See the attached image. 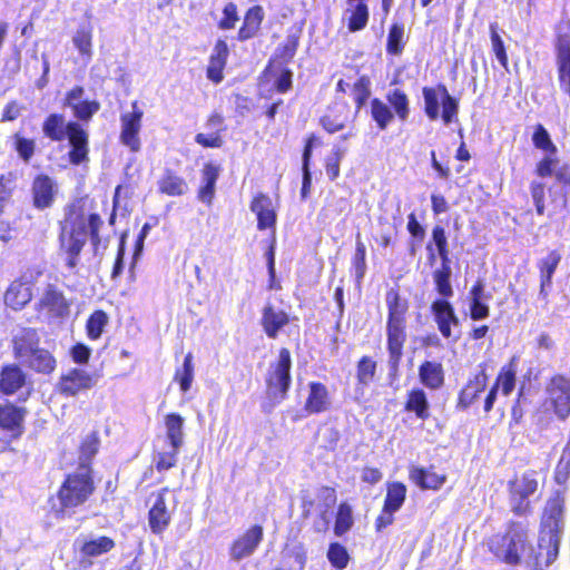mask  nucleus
<instances>
[{"label":"nucleus","mask_w":570,"mask_h":570,"mask_svg":"<svg viewBox=\"0 0 570 570\" xmlns=\"http://www.w3.org/2000/svg\"><path fill=\"white\" fill-rule=\"evenodd\" d=\"M158 190L167 196L178 197L187 193L188 184L174 170L166 169L158 180Z\"/></svg>","instance_id":"42"},{"label":"nucleus","mask_w":570,"mask_h":570,"mask_svg":"<svg viewBox=\"0 0 570 570\" xmlns=\"http://www.w3.org/2000/svg\"><path fill=\"white\" fill-rule=\"evenodd\" d=\"M114 548L115 541L107 535H101L97 539L83 541L79 551L82 558L90 559L108 553Z\"/></svg>","instance_id":"46"},{"label":"nucleus","mask_w":570,"mask_h":570,"mask_svg":"<svg viewBox=\"0 0 570 570\" xmlns=\"http://www.w3.org/2000/svg\"><path fill=\"white\" fill-rule=\"evenodd\" d=\"M451 261H442L439 268L433 271L432 277L439 298H451L454 294L451 284Z\"/></svg>","instance_id":"44"},{"label":"nucleus","mask_w":570,"mask_h":570,"mask_svg":"<svg viewBox=\"0 0 570 570\" xmlns=\"http://www.w3.org/2000/svg\"><path fill=\"white\" fill-rule=\"evenodd\" d=\"M333 399L328 386L321 381H309L306 385V396L303 403L305 415H318L328 412Z\"/></svg>","instance_id":"20"},{"label":"nucleus","mask_w":570,"mask_h":570,"mask_svg":"<svg viewBox=\"0 0 570 570\" xmlns=\"http://www.w3.org/2000/svg\"><path fill=\"white\" fill-rule=\"evenodd\" d=\"M403 410L413 413L417 420L428 421L431 416V406L426 392L422 387H412L406 392Z\"/></svg>","instance_id":"33"},{"label":"nucleus","mask_w":570,"mask_h":570,"mask_svg":"<svg viewBox=\"0 0 570 570\" xmlns=\"http://www.w3.org/2000/svg\"><path fill=\"white\" fill-rule=\"evenodd\" d=\"M532 144L537 149L542 150L546 154L557 155L558 153L557 146L552 141L550 134L542 124H537L534 126Z\"/></svg>","instance_id":"57"},{"label":"nucleus","mask_w":570,"mask_h":570,"mask_svg":"<svg viewBox=\"0 0 570 570\" xmlns=\"http://www.w3.org/2000/svg\"><path fill=\"white\" fill-rule=\"evenodd\" d=\"M488 381L487 365L481 363L479 371L473 374L459 391L455 404L456 410L465 411L474 404L485 391Z\"/></svg>","instance_id":"21"},{"label":"nucleus","mask_w":570,"mask_h":570,"mask_svg":"<svg viewBox=\"0 0 570 570\" xmlns=\"http://www.w3.org/2000/svg\"><path fill=\"white\" fill-rule=\"evenodd\" d=\"M386 101L375 97L370 101V114L375 127L383 131L394 118L401 122L407 121L411 114L410 97L405 90L394 88L386 92Z\"/></svg>","instance_id":"8"},{"label":"nucleus","mask_w":570,"mask_h":570,"mask_svg":"<svg viewBox=\"0 0 570 570\" xmlns=\"http://www.w3.org/2000/svg\"><path fill=\"white\" fill-rule=\"evenodd\" d=\"M564 510V491L554 490L547 499L541 512L538 550L532 556L533 570H546L557 560Z\"/></svg>","instance_id":"2"},{"label":"nucleus","mask_w":570,"mask_h":570,"mask_svg":"<svg viewBox=\"0 0 570 570\" xmlns=\"http://www.w3.org/2000/svg\"><path fill=\"white\" fill-rule=\"evenodd\" d=\"M85 94L83 86L75 85L65 92L61 105L71 111L73 122H80L86 128L99 112L101 104L97 99L85 98Z\"/></svg>","instance_id":"14"},{"label":"nucleus","mask_w":570,"mask_h":570,"mask_svg":"<svg viewBox=\"0 0 570 570\" xmlns=\"http://www.w3.org/2000/svg\"><path fill=\"white\" fill-rule=\"evenodd\" d=\"M12 139L13 149L17 153L19 159L26 164L30 163L37 150L36 140L33 138L23 136L21 132L13 134Z\"/></svg>","instance_id":"54"},{"label":"nucleus","mask_w":570,"mask_h":570,"mask_svg":"<svg viewBox=\"0 0 570 570\" xmlns=\"http://www.w3.org/2000/svg\"><path fill=\"white\" fill-rule=\"evenodd\" d=\"M28 383L27 373L17 363H8L0 368V394L12 396Z\"/></svg>","instance_id":"28"},{"label":"nucleus","mask_w":570,"mask_h":570,"mask_svg":"<svg viewBox=\"0 0 570 570\" xmlns=\"http://www.w3.org/2000/svg\"><path fill=\"white\" fill-rule=\"evenodd\" d=\"M346 27L350 32H357L366 28L370 20L368 0H346Z\"/></svg>","instance_id":"36"},{"label":"nucleus","mask_w":570,"mask_h":570,"mask_svg":"<svg viewBox=\"0 0 570 570\" xmlns=\"http://www.w3.org/2000/svg\"><path fill=\"white\" fill-rule=\"evenodd\" d=\"M432 243L435 245L439 257L442 261L450 259V250L448 245V237L443 226L435 225L432 228Z\"/></svg>","instance_id":"61"},{"label":"nucleus","mask_w":570,"mask_h":570,"mask_svg":"<svg viewBox=\"0 0 570 570\" xmlns=\"http://www.w3.org/2000/svg\"><path fill=\"white\" fill-rule=\"evenodd\" d=\"M541 410L559 422L570 419V377L568 375L554 373L546 381Z\"/></svg>","instance_id":"10"},{"label":"nucleus","mask_w":570,"mask_h":570,"mask_svg":"<svg viewBox=\"0 0 570 570\" xmlns=\"http://www.w3.org/2000/svg\"><path fill=\"white\" fill-rule=\"evenodd\" d=\"M58 227V252L65 257V264L69 269L78 266L88 240L95 252L102 244L100 236V229L104 227L102 217L96 212L86 214L83 206L79 203L67 205Z\"/></svg>","instance_id":"1"},{"label":"nucleus","mask_w":570,"mask_h":570,"mask_svg":"<svg viewBox=\"0 0 570 570\" xmlns=\"http://www.w3.org/2000/svg\"><path fill=\"white\" fill-rule=\"evenodd\" d=\"M264 18L265 13L262 6L256 4L248 8L237 31V40L244 42L256 37L261 31Z\"/></svg>","instance_id":"34"},{"label":"nucleus","mask_w":570,"mask_h":570,"mask_svg":"<svg viewBox=\"0 0 570 570\" xmlns=\"http://www.w3.org/2000/svg\"><path fill=\"white\" fill-rule=\"evenodd\" d=\"M249 208L256 215L258 230L275 229L277 214L273 200L267 194L258 193L254 195Z\"/></svg>","instance_id":"25"},{"label":"nucleus","mask_w":570,"mask_h":570,"mask_svg":"<svg viewBox=\"0 0 570 570\" xmlns=\"http://www.w3.org/2000/svg\"><path fill=\"white\" fill-rule=\"evenodd\" d=\"M264 539V529L261 524H253L238 535L229 547L232 559L239 561L252 556Z\"/></svg>","instance_id":"22"},{"label":"nucleus","mask_w":570,"mask_h":570,"mask_svg":"<svg viewBox=\"0 0 570 570\" xmlns=\"http://www.w3.org/2000/svg\"><path fill=\"white\" fill-rule=\"evenodd\" d=\"M406 230L410 234L411 252L414 253L416 246H420L425 238V228L417 220L414 212L407 215Z\"/></svg>","instance_id":"60"},{"label":"nucleus","mask_w":570,"mask_h":570,"mask_svg":"<svg viewBox=\"0 0 570 570\" xmlns=\"http://www.w3.org/2000/svg\"><path fill=\"white\" fill-rule=\"evenodd\" d=\"M352 264L355 271V277L360 282L366 273V247L360 239L355 244V253L352 258Z\"/></svg>","instance_id":"62"},{"label":"nucleus","mask_w":570,"mask_h":570,"mask_svg":"<svg viewBox=\"0 0 570 570\" xmlns=\"http://www.w3.org/2000/svg\"><path fill=\"white\" fill-rule=\"evenodd\" d=\"M289 322L291 317L284 309L275 308L269 303L262 309L261 325L268 338L275 340Z\"/></svg>","instance_id":"30"},{"label":"nucleus","mask_w":570,"mask_h":570,"mask_svg":"<svg viewBox=\"0 0 570 570\" xmlns=\"http://www.w3.org/2000/svg\"><path fill=\"white\" fill-rule=\"evenodd\" d=\"M57 185L47 174H38L31 183L32 206L38 210L51 208L56 202Z\"/></svg>","instance_id":"24"},{"label":"nucleus","mask_w":570,"mask_h":570,"mask_svg":"<svg viewBox=\"0 0 570 570\" xmlns=\"http://www.w3.org/2000/svg\"><path fill=\"white\" fill-rule=\"evenodd\" d=\"M229 57V48L225 39L218 38L208 58L206 77L213 83L218 85L224 80V70Z\"/></svg>","instance_id":"27"},{"label":"nucleus","mask_w":570,"mask_h":570,"mask_svg":"<svg viewBox=\"0 0 570 570\" xmlns=\"http://www.w3.org/2000/svg\"><path fill=\"white\" fill-rule=\"evenodd\" d=\"M350 121V106L347 102H334L327 108V111L320 118L322 128L328 134H335L345 128Z\"/></svg>","instance_id":"32"},{"label":"nucleus","mask_w":570,"mask_h":570,"mask_svg":"<svg viewBox=\"0 0 570 570\" xmlns=\"http://www.w3.org/2000/svg\"><path fill=\"white\" fill-rule=\"evenodd\" d=\"M100 445L99 433L97 431L87 435L79 444L80 464L92 466V459L98 453Z\"/></svg>","instance_id":"56"},{"label":"nucleus","mask_w":570,"mask_h":570,"mask_svg":"<svg viewBox=\"0 0 570 570\" xmlns=\"http://www.w3.org/2000/svg\"><path fill=\"white\" fill-rule=\"evenodd\" d=\"M27 409L11 401L0 403V431L11 440H18L24 433Z\"/></svg>","instance_id":"18"},{"label":"nucleus","mask_w":570,"mask_h":570,"mask_svg":"<svg viewBox=\"0 0 570 570\" xmlns=\"http://www.w3.org/2000/svg\"><path fill=\"white\" fill-rule=\"evenodd\" d=\"M109 323L110 316L106 311L101 308L92 311L85 323L87 338L92 342L99 341L107 332Z\"/></svg>","instance_id":"41"},{"label":"nucleus","mask_w":570,"mask_h":570,"mask_svg":"<svg viewBox=\"0 0 570 570\" xmlns=\"http://www.w3.org/2000/svg\"><path fill=\"white\" fill-rule=\"evenodd\" d=\"M238 8L234 2H227L223 8V17L218 20L217 27L220 30L234 29L238 22Z\"/></svg>","instance_id":"64"},{"label":"nucleus","mask_w":570,"mask_h":570,"mask_svg":"<svg viewBox=\"0 0 570 570\" xmlns=\"http://www.w3.org/2000/svg\"><path fill=\"white\" fill-rule=\"evenodd\" d=\"M96 491L94 469L89 464H79L78 469L69 472L61 481L56 495L48 499L49 513L56 519L71 515L85 505Z\"/></svg>","instance_id":"4"},{"label":"nucleus","mask_w":570,"mask_h":570,"mask_svg":"<svg viewBox=\"0 0 570 570\" xmlns=\"http://www.w3.org/2000/svg\"><path fill=\"white\" fill-rule=\"evenodd\" d=\"M41 131L52 142L68 141L67 161L73 167L87 166L90 161V135L80 122L68 120L62 112L53 111L46 115L41 122Z\"/></svg>","instance_id":"3"},{"label":"nucleus","mask_w":570,"mask_h":570,"mask_svg":"<svg viewBox=\"0 0 570 570\" xmlns=\"http://www.w3.org/2000/svg\"><path fill=\"white\" fill-rule=\"evenodd\" d=\"M539 473L529 469L514 474L507 482V494L510 511L517 517H528L533 513L534 507L531 497L539 490Z\"/></svg>","instance_id":"9"},{"label":"nucleus","mask_w":570,"mask_h":570,"mask_svg":"<svg viewBox=\"0 0 570 570\" xmlns=\"http://www.w3.org/2000/svg\"><path fill=\"white\" fill-rule=\"evenodd\" d=\"M383 505L375 518L374 529L382 532L395 522V513L401 510L407 498V487L401 481L386 483Z\"/></svg>","instance_id":"15"},{"label":"nucleus","mask_w":570,"mask_h":570,"mask_svg":"<svg viewBox=\"0 0 570 570\" xmlns=\"http://www.w3.org/2000/svg\"><path fill=\"white\" fill-rule=\"evenodd\" d=\"M425 116L434 121L441 118L444 125L458 121L460 101L453 97L444 83L422 88Z\"/></svg>","instance_id":"12"},{"label":"nucleus","mask_w":570,"mask_h":570,"mask_svg":"<svg viewBox=\"0 0 570 570\" xmlns=\"http://www.w3.org/2000/svg\"><path fill=\"white\" fill-rule=\"evenodd\" d=\"M499 24L498 22H491L489 24V31H490V40H491V47L494 56L497 57L500 66L509 70V56L507 52V47L504 45L503 39L501 38L499 33Z\"/></svg>","instance_id":"53"},{"label":"nucleus","mask_w":570,"mask_h":570,"mask_svg":"<svg viewBox=\"0 0 570 570\" xmlns=\"http://www.w3.org/2000/svg\"><path fill=\"white\" fill-rule=\"evenodd\" d=\"M134 109L120 115V141L129 147L132 151H138L140 148L139 130L141 121V111L137 109V104H134Z\"/></svg>","instance_id":"26"},{"label":"nucleus","mask_w":570,"mask_h":570,"mask_svg":"<svg viewBox=\"0 0 570 570\" xmlns=\"http://www.w3.org/2000/svg\"><path fill=\"white\" fill-rule=\"evenodd\" d=\"M420 383L431 390H440L445 383V373L441 362L423 361L419 366Z\"/></svg>","instance_id":"35"},{"label":"nucleus","mask_w":570,"mask_h":570,"mask_svg":"<svg viewBox=\"0 0 570 570\" xmlns=\"http://www.w3.org/2000/svg\"><path fill=\"white\" fill-rule=\"evenodd\" d=\"M32 297L29 284L22 279H14L6 291L4 301L13 309H21Z\"/></svg>","instance_id":"40"},{"label":"nucleus","mask_w":570,"mask_h":570,"mask_svg":"<svg viewBox=\"0 0 570 570\" xmlns=\"http://www.w3.org/2000/svg\"><path fill=\"white\" fill-rule=\"evenodd\" d=\"M450 298H435L431 302L430 312L433 321L444 340L456 338L453 337V327L460 326V318L456 315L454 305L449 301Z\"/></svg>","instance_id":"17"},{"label":"nucleus","mask_w":570,"mask_h":570,"mask_svg":"<svg viewBox=\"0 0 570 570\" xmlns=\"http://www.w3.org/2000/svg\"><path fill=\"white\" fill-rule=\"evenodd\" d=\"M387 308L385 334L389 367L392 372L399 371L407 341V316L410 302L404 297L399 287L394 286L385 293Z\"/></svg>","instance_id":"5"},{"label":"nucleus","mask_w":570,"mask_h":570,"mask_svg":"<svg viewBox=\"0 0 570 570\" xmlns=\"http://www.w3.org/2000/svg\"><path fill=\"white\" fill-rule=\"evenodd\" d=\"M71 302L55 284H48L38 301V311L45 312L49 317L63 320L69 316Z\"/></svg>","instance_id":"19"},{"label":"nucleus","mask_w":570,"mask_h":570,"mask_svg":"<svg viewBox=\"0 0 570 570\" xmlns=\"http://www.w3.org/2000/svg\"><path fill=\"white\" fill-rule=\"evenodd\" d=\"M12 353L30 372L50 376L57 370L58 362L52 351L40 346L37 328L22 327L12 337Z\"/></svg>","instance_id":"7"},{"label":"nucleus","mask_w":570,"mask_h":570,"mask_svg":"<svg viewBox=\"0 0 570 570\" xmlns=\"http://www.w3.org/2000/svg\"><path fill=\"white\" fill-rule=\"evenodd\" d=\"M557 184L561 186V190L551 195V204L560 209H567L568 197L570 194V165L563 164L559 166L552 175ZM549 193H552V188H549Z\"/></svg>","instance_id":"39"},{"label":"nucleus","mask_w":570,"mask_h":570,"mask_svg":"<svg viewBox=\"0 0 570 570\" xmlns=\"http://www.w3.org/2000/svg\"><path fill=\"white\" fill-rule=\"evenodd\" d=\"M530 195L535 207V213L539 216L546 214V184L539 180L530 183Z\"/></svg>","instance_id":"63"},{"label":"nucleus","mask_w":570,"mask_h":570,"mask_svg":"<svg viewBox=\"0 0 570 570\" xmlns=\"http://www.w3.org/2000/svg\"><path fill=\"white\" fill-rule=\"evenodd\" d=\"M409 479L421 490H440L448 480L445 473H438L434 465L429 468L412 466L409 470Z\"/></svg>","instance_id":"29"},{"label":"nucleus","mask_w":570,"mask_h":570,"mask_svg":"<svg viewBox=\"0 0 570 570\" xmlns=\"http://www.w3.org/2000/svg\"><path fill=\"white\" fill-rule=\"evenodd\" d=\"M326 557L331 566L336 570L345 569L351 559L347 549L340 542H331L328 544Z\"/></svg>","instance_id":"58"},{"label":"nucleus","mask_w":570,"mask_h":570,"mask_svg":"<svg viewBox=\"0 0 570 570\" xmlns=\"http://www.w3.org/2000/svg\"><path fill=\"white\" fill-rule=\"evenodd\" d=\"M220 168L213 163H206L202 169L203 184L198 188L197 197L200 202L210 205L215 197L216 183Z\"/></svg>","instance_id":"38"},{"label":"nucleus","mask_w":570,"mask_h":570,"mask_svg":"<svg viewBox=\"0 0 570 570\" xmlns=\"http://www.w3.org/2000/svg\"><path fill=\"white\" fill-rule=\"evenodd\" d=\"M194 356L188 352L183 361L181 367L176 368L174 381L178 383L179 390L186 393L190 390L194 380Z\"/></svg>","instance_id":"51"},{"label":"nucleus","mask_w":570,"mask_h":570,"mask_svg":"<svg viewBox=\"0 0 570 570\" xmlns=\"http://www.w3.org/2000/svg\"><path fill=\"white\" fill-rule=\"evenodd\" d=\"M98 376L81 367H72L59 376L56 392L63 397H76L92 390Z\"/></svg>","instance_id":"16"},{"label":"nucleus","mask_w":570,"mask_h":570,"mask_svg":"<svg viewBox=\"0 0 570 570\" xmlns=\"http://www.w3.org/2000/svg\"><path fill=\"white\" fill-rule=\"evenodd\" d=\"M292 353L287 347L278 350L277 358L269 364L265 375L266 395L273 404L287 399L292 386Z\"/></svg>","instance_id":"11"},{"label":"nucleus","mask_w":570,"mask_h":570,"mask_svg":"<svg viewBox=\"0 0 570 570\" xmlns=\"http://www.w3.org/2000/svg\"><path fill=\"white\" fill-rule=\"evenodd\" d=\"M531 547L528 521L510 520L504 531L493 533L487 540L489 552L499 562L511 567L519 566Z\"/></svg>","instance_id":"6"},{"label":"nucleus","mask_w":570,"mask_h":570,"mask_svg":"<svg viewBox=\"0 0 570 570\" xmlns=\"http://www.w3.org/2000/svg\"><path fill=\"white\" fill-rule=\"evenodd\" d=\"M561 259L562 256L560 252L557 249H551L546 257L539 259L537 263L540 279L538 298L543 303L544 306L549 304V295L552 288V278Z\"/></svg>","instance_id":"23"},{"label":"nucleus","mask_w":570,"mask_h":570,"mask_svg":"<svg viewBox=\"0 0 570 570\" xmlns=\"http://www.w3.org/2000/svg\"><path fill=\"white\" fill-rule=\"evenodd\" d=\"M377 363L372 356L363 355L356 363V383L361 387H366L376 379Z\"/></svg>","instance_id":"47"},{"label":"nucleus","mask_w":570,"mask_h":570,"mask_svg":"<svg viewBox=\"0 0 570 570\" xmlns=\"http://www.w3.org/2000/svg\"><path fill=\"white\" fill-rule=\"evenodd\" d=\"M372 94L371 79L366 75L360 76L351 86V97L355 104V115L366 105Z\"/></svg>","instance_id":"49"},{"label":"nucleus","mask_w":570,"mask_h":570,"mask_svg":"<svg viewBox=\"0 0 570 570\" xmlns=\"http://www.w3.org/2000/svg\"><path fill=\"white\" fill-rule=\"evenodd\" d=\"M320 494L326 508L320 512L317 521L313 524V531L315 533H325L328 530L327 508L332 507L336 502L337 497L335 488L330 485L321 487Z\"/></svg>","instance_id":"48"},{"label":"nucleus","mask_w":570,"mask_h":570,"mask_svg":"<svg viewBox=\"0 0 570 570\" xmlns=\"http://www.w3.org/2000/svg\"><path fill=\"white\" fill-rule=\"evenodd\" d=\"M205 125L214 131L208 135L203 132L196 134V144L204 148H220L224 144L222 132L226 129L224 116L218 111H213L207 117Z\"/></svg>","instance_id":"31"},{"label":"nucleus","mask_w":570,"mask_h":570,"mask_svg":"<svg viewBox=\"0 0 570 570\" xmlns=\"http://www.w3.org/2000/svg\"><path fill=\"white\" fill-rule=\"evenodd\" d=\"M149 527L156 534L163 533L171 521L170 511L167 508L164 493H159L148 512Z\"/></svg>","instance_id":"37"},{"label":"nucleus","mask_w":570,"mask_h":570,"mask_svg":"<svg viewBox=\"0 0 570 570\" xmlns=\"http://www.w3.org/2000/svg\"><path fill=\"white\" fill-rule=\"evenodd\" d=\"M166 438L170 446L180 449L184 443V417L179 413H168L164 419Z\"/></svg>","instance_id":"45"},{"label":"nucleus","mask_w":570,"mask_h":570,"mask_svg":"<svg viewBox=\"0 0 570 570\" xmlns=\"http://www.w3.org/2000/svg\"><path fill=\"white\" fill-rule=\"evenodd\" d=\"M405 28L401 22H394L389 28L385 51L390 56H401L405 48Z\"/></svg>","instance_id":"50"},{"label":"nucleus","mask_w":570,"mask_h":570,"mask_svg":"<svg viewBox=\"0 0 570 570\" xmlns=\"http://www.w3.org/2000/svg\"><path fill=\"white\" fill-rule=\"evenodd\" d=\"M354 525L352 507L347 502H341L335 514L333 531L335 535L342 537Z\"/></svg>","instance_id":"52"},{"label":"nucleus","mask_w":570,"mask_h":570,"mask_svg":"<svg viewBox=\"0 0 570 570\" xmlns=\"http://www.w3.org/2000/svg\"><path fill=\"white\" fill-rule=\"evenodd\" d=\"M554 33L558 80L561 90L570 97V19L558 21Z\"/></svg>","instance_id":"13"},{"label":"nucleus","mask_w":570,"mask_h":570,"mask_svg":"<svg viewBox=\"0 0 570 570\" xmlns=\"http://www.w3.org/2000/svg\"><path fill=\"white\" fill-rule=\"evenodd\" d=\"M570 479V441L562 449L560 459L557 462L553 480L559 485H566Z\"/></svg>","instance_id":"59"},{"label":"nucleus","mask_w":570,"mask_h":570,"mask_svg":"<svg viewBox=\"0 0 570 570\" xmlns=\"http://www.w3.org/2000/svg\"><path fill=\"white\" fill-rule=\"evenodd\" d=\"M517 368L518 357L512 356L509 362L500 368L492 386H497V390L501 389L502 394L509 396L515 387Z\"/></svg>","instance_id":"43"},{"label":"nucleus","mask_w":570,"mask_h":570,"mask_svg":"<svg viewBox=\"0 0 570 570\" xmlns=\"http://www.w3.org/2000/svg\"><path fill=\"white\" fill-rule=\"evenodd\" d=\"M72 42L82 57L90 58L92 55V27L89 23L80 26Z\"/></svg>","instance_id":"55"}]
</instances>
